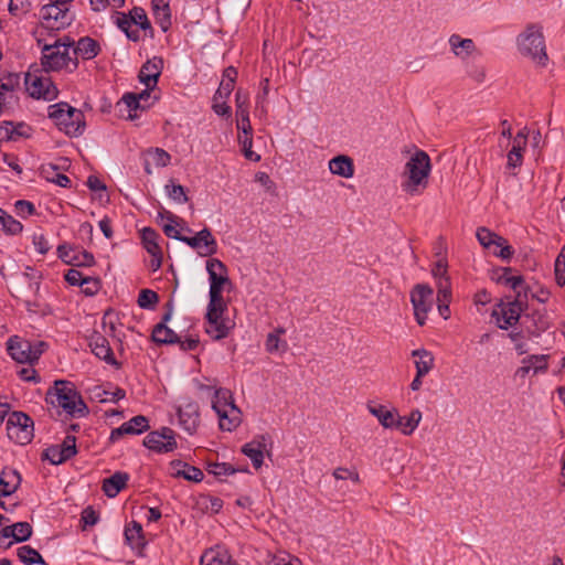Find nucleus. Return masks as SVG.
<instances>
[{"mask_svg": "<svg viewBox=\"0 0 565 565\" xmlns=\"http://www.w3.org/2000/svg\"><path fill=\"white\" fill-rule=\"evenodd\" d=\"M43 457L47 459L52 465L63 463V457L57 445L51 446L45 449Z\"/></svg>", "mask_w": 565, "mask_h": 565, "instance_id": "nucleus-60", "label": "nucleus"}, {"mask_svg": "<svg viewBox=\"0 0 565 565\" xmlns=\"http://www.w3.org/2000/svg\"><path fill=\"white\" fill-rule=\"evenodd\" d=\"M87 393L90 401L98 403H117L126 396V392L122 388L109 382L94 385L87 390Z\"/></svg>", "mask_w": 565, "mask_h": 565, "instance_id": "nucleus-18", "label": "nucleus"}, {"mask_svg": "<svg viewBox=\"0 0 565 565\" xmlns=\"http://www.w3.org/2000/svg\"><path fill=\"white\" fill-rule=\"evenodd\" d=\"M516 49L519 53L530 58L539 66H545L548 61L543 26L540 23H527L518 34Z\"/></svg>", "mask_w": 565, "mask_h": 565, "instance_id": "nucleus-1", "label": "nucleus"}, {"mask_svg": "<svg viewBox=\"0 0 565 565\" xmlns=\"http://www.w3.org/2000/svg\"><path fill=\"white\" fill-rule=\"evenodd\" d=\"M21 483V477L14 469L3 470L0 476V491L1 495H11Z\"/></svg>", "mask_w": 565, "mask_h": 565, "instance_id": "nucleus-34", "label": "nucleus"}, {"mask_svg": "<svg viewBox=\"0 0 565 565\" xmlns=\"http://www.w3.org/2000/svg\"><path fill=\"white\" fill-rule=\"evenodd\" d=\"M182 242L196 250L201 257H210L217 252V242L207 227L199 231L194 236L182 238Z\"/></svg>", "mask_w": 565, "mask_h": 565, "instance_id": "nucleus-16", "label": "nucleus"}, {"mask_svg": "<svg viewBox=\"0 0 565 565\" xmlns=\"http://www.w3.org/2000/svg\"><path fill=\"white\" fill-rule=\"evenodd\" d=\"M448 43L450 51L460 60L468 58L476 51V44L472 39H463L456 33L449 36Z\"/></svg>", "mask_w": 565, "mask_h": 565, "instance_id": "nucleus-26", "label": "nucleus"}, {"mask_svg": "<svg viewBox=\"0 0 565 565\" xmlns=\"http://www.w3.org/2000/svg\"><path fill=\"white\" fill-rule=\"evenodd\" d=\"M22 224L0 209V232L17 235L22 232Z\"/></svg>", "mask_w": 565, "mask_h": 565, "instance_id": "nucleus-42", "label": "nucleus"}, {"mask_svg": "<svg viewBox=\"0 0 565 565\" xmlns=\"http://www.w3.org/2000/svg\"><path fill=\"white\" fill-rule=\"evenodd\" d=\"M412 356L416 358L415 367L418 375H427L434 367V355L425 350L417 349L412 352Z\"/></svg>", "mask_w": 565, "mask_h": 565, "instance_id": "nucleus-35", "label": "nucleus"}, {"mask_svg": "<svg viewBox=\"0 0 565 565\" xmlns=\"http://www.w3.org/2000/svg\"><path fill=\"white\" fill-rule=\"evenodd\" d=\"M152 340L159 344H174L180 342V337L164 323H158L153 328Z\"/></svg>", "mask_w": 565, "mask_h": 565, "instance_id": "nucleus-36", "label": "nucleus"}, {"mask_svg": "<svg viewBox=\"0 0 565 565\" xmlns=\"http://www.w3.org/2000/svg\"><path fill=\"white\" fill-rule=\"evenodd\" d=\"M548 354H531L521 360V365L515 370V376L525 379L530 373L543 374L548 370Z\"/></svg>", "mask_w": 565, "mask_h": 565, "instance_id": "nucleus-17", "label": "nucleus"}, {"mask_svg": "<svg viewBox=\"0 0 565 565\" xmlns=\"http://www.w3.org/2000/svg\"><path fill=\"white\" fill-rule=\"evenodd\" d=\"M0 531L3 539L12 537L15 542H24L32 535V526L29 522H17L12 525H6Z\"/></svg>", "mask_w": 565, "mask_h": 565, "instance_id": "nucleus-28", "label": "nucleus"}, {"mask_svg": "<svg viewBox=\"0 0 565 565\" xmlns=\"http://www.w3.org/2000/svg\"><path fill=\"white\" fill-rule=\"evenodd\" d=\"M8 437L19 445H26L33 438V420L22 412H13L7 420Z\"/></svg>", "mask_w": 565, "mask_h": 565, "instance_id": "nucleus-8", "label": "nucleus"}, {"mask_svg": "<svg viewBox=\"0 0 565 565\" xmlns=\"http://www.w3.org/2000/svg\"><path fill=\"white\" fill-rule=\"evenodd\" d=\"M422 420V412L419 409H413L407 417H402V424L396 427L401 429L402 434L409 436L414 433Z\"/></svg>", "mask_w": 565, "mask_h": 565, "instance_id": "nucleus-41", "label": "nucleus"}, {"mask_svg": "<svg viewBox=\"0 0 565 565\" xmlns=\"http://www.w3.org/2000/svg\"><path fill=\"white\" fill-rule=\"evenodd\" d=\"M151 7L157 23L166 32L171 25L169 0H151Z\"/></svg>", "mask_w": 565, "mask_h": 565, "instance_id": "nucleus-32", "label": "nucleus"}, {"mask_svg": "<svg viewBox=\"0 0 565 565\" xmlns=\"http://www.w3.org/2000/svg\"><path fill=\"white\" fill-rule=\"evenodd\" d=\"M30 7L29 0H10L9 12L14 17H21L29 12Z\"/></svg>", "mask_w": 565, "mask_h": 565, "instance_id": "nucleus-58", "label": "nucleus"}, {"mask_svg": "<svg viewBox=\"0 0 565 565\" xmlns=\"http://www.w3.org/2000/svg\"><path fill=\"white\" fill-rule=\"evenodd\" d=\"M206 271L210 280L209 303L225 305L222 290L224 285L230 284L226 266L220 259L211 258L206 262Z\"/></svg>", "mask_w": 565, "mask_h": 565, "instance_id": "nucleus-7", "label": "nucleus"}, {"mask_svg": "<svg viewBox=\"0 0 565 565\" xmlns=\"http://www.w3.org/2000/svg\"><path fill=\"white\" fill-rule=\"evenodd\" d=\"M523 311L522 303L519 299L499 303L491 316L495 319L498 328L508 330L510 327L518 323Z\"/></svg>", "mask_w": 565, "mask_h": 565, "instance_id": "nucleus-14", "label": "nucleus"}, {"mask_svg": "<svg viewBox=\"0 0 565 565\" xmlns=\"http://www.w3.org/2000/svg\"><path fill=\"white\" fill-rule=\"evenodd\" d=\"M433 289L428 285L418 284L411 292L414 316L419 326H424L433 306Z\"/></svg>", "mask_w": 565, "mask_h": 565, "instance_id": "nucleus-11", "label": "nucleus"}, {"mask_svg": "<svg viewBox=\"0 0 565 565\" xmlns=\"http://www.w3.org/2000/svg\"><path fill=\"white\" fill-rule=\"evenodd\" d=\"M146 156L151 160V163L159 168H164L170 164L171 156L161 148L149 149Z\"/></svg>", "mask_w": 565, "mask_h": 565, "instance_id": "nucleus-46", "label": "nucleus"}, {"mask_svg": "<svg viewBox=\"0 0 565 565\" xmlns=\"http://www.w3.org/2000/svg\"><path fill=\"white\" fill-rule=\"evenodd\" d=\"M237 129L244 135H252V126L248 113V94L238 89L235 94Z\"/></svg>", "mask_w": 565, "mask_h": 565, "instance_id": "nucleus-24", "label": "nucleus"}, {"mask_svg": "<svg viewBox=\"0 0 565 565\" xmlns=\"http://www.w3.org/2000/svg\"><path fill=\"white\" fill-rule=\"evenodd\" d=\"M166 192L171 200L179 204H184L189 200L184 188L180 184L173 182L166 184Z\"/></svg>", "mask_w": 565, "mask_h": 565, "instance_id": "nucleus-50", "label": "nucleus"}, {"mask_svg": "<svg viewBox=\"0 0 565 565\" xmlns=\"http://www.w3.org/2000/svg\"><path fill=\"white\" fill-rule=\"evenodd\" d=\"M236 76L237 71L233 66L225 68L223 73V78L214 95V99H227L230 97L231 93L234 89Z\"/></svg>", "mask_w": 565, "mask_h": 565, "instance_id": "nucleus-33", "label": "nucleus"}, {"mask_svg": "<svg viewBox=\"0 0 565 565\" xmlns=\"http://www.w3.org/2000/svg\"><path fill=\"white\" fill-rule=\"evenodd\" d=\"M225 310L226 305H207V311L205 316V332L213 340H221L226 338L233 328V323L228 319L224 318Z\"/></svg>", "mask_w": 565, "mask_h": 565, "instance_id": "nucleus-9", "label": "nucleus"}, {"mask_svg": "<svg viewBox=\"0 0 565 565\" xmlns=\"http://www.w3.org/2000/svg\"><path fill=\"white\" fill-rule=\"evenodd\" d=\"M163 68V60L154 56L148 60L140 68L139 81L148 88L153 89L157 86L158 78Z\"/></svg>", "mask_w": 565, "mask_h": 565, "instance_id": "nucleus-21", "label": "nucleus"}, {"mask_svg": "<svg viewBox=\"0 0 565 565\" xmlns=\"http://www.w3.org/2000/svg\"><path fill=\"white\" fill-rule=\"evenodd\" d=\"M7 345L11 358L19 363H33L41 356V350L32 351V342L17 335L11 337Z\"/></svg>", "mask_w": 565, "mask_h": 565, "instance_id": "nucleus-15", "label": "nucleus"}, {"mask_svg": "<svg viewBox=\"0 0 565 565\" xmlns=\"http://www.w3.org/2000/svg\"><path fill=\"white\" fill-rule=\"evenodd\" d=\"M170 466L173 470L172 475L177 478H183L194 482H200L203 479L202 470L186 462L173 460Z\"/></svg>", "mask_w": 565, "mask_h": 565, "instance_id": "nucleus-27", "label": "nucleus"}, {"mask_svg": "<svg viewBox=\"0 0 565 565\" xmlns=\"http://www.w3.org/2000/svg\"><path fill=\"white\" fill-rule=\"evenodd\" d=\"M236 471L238 470L226 462H215L209 465V472L217 477L234 475Z\"/></svg>", "mask_w": 565, "mask_h": 565, "instance_id": "nucleus-57", "label": "nucleus"}, {"mask_svg": "<svg viewBox=\"0 0 565 565\" xmlns=\"http://www.w3.org/2000/svg\"><path fill=\"white\" fill-rule=\"evenodd\" d=\"M159 301V296L151 289H142L138 296V306L142 309H154Z\"/></svg>", "mask_w": 565, "mask_h": 565, "instance_id": "nucleus-47", "label": "nucleus"}, {"mask_svg": "<svg viewBox=\"0 0 565 565\" xmlns=\"http://www.w3.org/2000/svg\"><path fill=\"white\" fill-rule=\"evenodd\" d=\"M19 559L25 565L45 564L42 555L29 545H23L17 550Z\"/></svg>", "mask_w": 565, "mask_h": 565, "instance_id": "nucleus-44", "label": "nucleus"}, {"mask_svg": "<svg viewBox=\"0 0 565 565\" xmlns=\"http://www.w3.org/2000/svg\"><path fill=\"white\" fill-rule=\"evenodd\" d=\"M83 292L87 296L96 295L100 288V282L98 278L95 277H86L84 281Z\"/></svg>", "mask_w": 565, "mask_h": 565, "instance_id": "nucleus-63", "label": "nucleus"}, {"mask_svg": "<svg viewBox=\"0 0 565 565\" xmlns=\"http://www.w3.org/2000/svg\"><path fill=\"white\" fill-rule=\"evenodd\" d=\"M86 277L75 268L68 269L65 274V280L72 286H84Z\"/></svg>", "mask_w": 565, "mask_h": 565, "instance_id": "nucleus-61", "label": "nucleus"}, {"mask_svg": "<svg viewBox=\"0 0 565 565\" xmlns=\"http://www.w3.org/2000/svg\"><path fill=\"white\" fill-rule=\"evenodd\" d=\"M142 244L146 250L150 255H157L161 252V248L158 244L159 234L151 227H145L141 231Z\"/></svg>", "mask_w": 565, "mask_h": 565, "instance_id": "nucleus-40", "label": "nucleus"}, {"mask_svg": "<svg viewBox=\"0 0 565 565\" xmlns=\"http://www.w3.org/2000/svg\"><path fill=\"white\" fill-rule=\"evenodd\" d=\"M14 207H15V212L18 215L22 216V217H26L29 215H32L34 213V205L29 202V201H24V200H19L15 202L14 204Z\"/></svg>", "mask_w": 565, "mask_h": 565, "instance_id": "nucleus-64", "label": "nucleus"}, {"mask_svg": "<svg viewBox=\"0 0 565 565\" xmlns=\"http://www.w3.org/2000/svg\"><path fill=\"white\" fill-rule=\"evenodd\" d=\"M149 420L146 416L137 415L124 423L119 427L115 428L110 433V441H118L124 435H139L148 430Z\"/></svg>", "mask_w": 565, "mask_h": 565, "instance_id": "nucleus-19", "label": "nucleus"}, {"mask_svg": "<svg viewBox=\"0 0 565 565\" xmlns=\"http://www.w3.org/2000/svg\"><path fill=\"white\" fill-rule=\"evenodd\" d=\"M129 476L126 472H115L103 482V491L108 498H115L125 487Z\"/></svg>", "mask_w": 565, "mask_h": 565, "instance_id": "nucleus-31", "label": "nucleus"}, {"mask_svg": "<svg viewBox=\"0 0 565 565\" xmlns=\"http://www.w3.org/2000/svg\"><path fill=\"white\" fill-rule=\"evenodd\" d=\"M125 537L131 548L138 550L143 547L146 544L142 536V526L136 521H132L131 524L126 527Z\"/></svg>", "mask_w": 565, "mask_h": 565, "instance_id": "nucleus-38", "label": "nucleus"}, {"mask_svg": "<svg viewBox=\"0 0 565 565\" xmlns=\"http://www.w3.org/2000/svg\"><path fill=\"white\" fill-rule=\"evenodd\" d=\"M99 51L100 45L96 40L89 36H84L77 41L73 53L76 56L79 55L83 60H92L98 55Z\"/></svg>", "mask_w": 565, "mask_h": 565, "instance_id": "nucleus-30", "label": "nucleus"}, {"mask_svg": "<svg viewBox=\"0 0 565 565\" xmlns=\"http://www.w3.org/2000/svg\"><path fill=\"white\" fill-rule=\"evenodd\" d=\"M230 554L224 548H210L203 553L200 565H226Z\"/></svg>", "mask_w": 565, "mask_h": 565, "instance_id": "nucleus-37", "label": "nucleus"}, {"mask_svg": "<svg viewBox=\"0 0 565 565\" xmlns=\"http://www.w3.org/2000/svg\"><path fill=\"white\" fill-rule=\"evenodd\" d=\"M451 300L450 280H441L437 284V302L438 305H449Z\"/></svg>", "mask_w": 565, "mask_h": 565, "instance_id": "nucleus-52", "label": "nucleus"}, {"mask_svg": "<svg viewBox=\"0 0 565 565\" xmlns=\"http://www.w3.org/2000/svg\"><path fill=\"white\" fill-rule=\"evenodd\" d=\"M212 408L218 416L222 430L232 431L241 424V411L234 404L231 391L218 388L213 392Z\"/></svg>", "mask_w": 565, "mask_h": 565, "instance_id": "nucleus-5", "label": "nucleus"}, {"mask_svg": "<svg viewBox=\"0 0 565 565\" xmlns=\"http://www.w3.org/2000/svg\"><path fill=\"white\" fill-rule=\"evenodd\" d=\"M555 279L558 286L565 285V245L555 260Z\"/></svg>", "mask_w": 565, "mask_h": 565, "instance_id": "nucleus-54", "label": "nucleus"}, {"mask_svg": "<svg viewBox=\"0 0 565 565\" xmlns=\"http://www.w3.org/2000/svg\"><path fill=\"white\" fill-rule=\"evenodd\" d=\"M143 445L156 452H171L177 448L174 431L169 427L149 433L143 439Z\"/></svg>", "mask_w": 565, "mask_h": 565, "instance_id": "nucleus-13", "label": "nucleus"}, {"mask_svg": "<svg viewBox=\"0 0 565 565\" xmlns=\"http://www.w3.org/2000/svg\"><path fill=\"white\" fill-rule=\"evenodd\" d=\"M526 146L521 145L519 142L512 141V147L507 154V168L515 169L522 166L523 162V153L525 151Z\"/></svg>", "mask_w": 565, "mask_h": 565, "instance_id": "nucleus-45", "label": "nucleus"}, {"mask_svg": "<svg viewBox=\"0 0 565 565\" xmlns=\"http://www.w3.org/2000/svg\"><path fill=\"white\" fill-rule=\"evenodd\" d=\"M46 399L53 405H57L72 416H84L88 413L79 393L66 381H55V386L46 394Z\"/></svg>", "mask_w": 565, "mask_h": 565, "instance_id": "nucleus-4", "label": "nucleus"}, {"mask_svg": "<svg viewBox=\"0 0 565 565\" xmlns=\"http://www.w3.org/2000/svg\"><path fill=\"white\" fill-rule=\"evenodd\" d=\"M329 170L341 178H352L354 174L353 161L350 157L340 154L329 161Z\"/></svg>", "mask_w": 565, "mask_h": 565, "instance_id": "nucleus-29", "label": "nucleus"}, {"mask_svg": "<svg viewBox=\"0 0 565 565\" xmlns=\"http://www.w3.org/2000/svg\"><path fill=\"white\" fill-rule=\"evenodd\" d=\"M266 351L269 353L285 352L288 348L287 342L282 341L277 333H268L265 342Z\"/></svg>", "mask_w": 565, "mask_h": 565, "instance_id": "nucleus-51", "label": "nucleus"}, {"mask_svg": "<svg viewBox=\"0 0 565 565\" xmlns=\"http://www.w3.org/2000/svg\"><path fill=\"white\" fill-rule=\"evenodd\" d=\"M430 168L429 156L423 150H416L404 167L403 191L409 195L419 194L428 184Z\"/></svg>", "mask_w": 565, "mask_h": 565, "instance_id": "nucleus-2", "label": "nucleus"}, {"mask_svg": "<svg viewBox=\"0 0 565 565\" xmlns=\"http://www.w3.org/2000/svg\"><path fill=\"white\" fill-rule=\"evenodd\" d=\"M492 252L495 256L501 257L504 260L510 259L513 255V248L508 244L505 238H503L502 244L494 246Z\"/></svg>", "mask_w": 565, "mask_h": 565, "instance_id": "nucleus-62", "label": "nucleus"}, {"mask_svg": "<svg viewBox=\"0 0 565 565\" xmlns=\"http://www.w3.org/2000/svg\"><path fill=\"white\" fill-rule=\"evenodd\" d=\"M132 25L139 26L141 30H151V24L147 18V14L142 8L135 7L128 14Z\"/></svg>", "mask_w": 565, "mask_h": 565, "instance_id": "nucleus-48", "label": "nucleus"}, {"mask_svg": "<svg viewBox=\"0 0 565 565\" xmlns=\"http://www.w3.org/2000/svg\"><path fill=\"white\" fill-rule=\"evenodd\" d=\"M90 8L95 12H100L107 8L120 9L125 6V0H89Z\"/></svg>", "mask_w": 565, "mask_h": 565, "instance_id": "nucleus-53", "label": "nucleus"}, {"mask_svg": "<svg viewBox=\"0 0 565 565\" xmlns=\"http://www.w3.org/2000/svg\"><path fill=\"white\" fill-rule=\"evenodd\" d=\"M89 347L92 352L107 364L118 366V362L114 356V352L109 345L107 338L99 333L94 332L89 338Z\"/></svg>", "mask_w": 565, "mask_h": 565, "instance_id": "nucleus-23", "label": "nucleus"}, {"mask_svg": "<svg viewBox=\"0 0 565 565\" xmlns=\"http://www.w3.org/2000/svg\"><path fill=\"white\" fill-rule=\"evenodd\" d=\"M366 408L384 428L392 429L402 424V416L395 408L388 409L386 406L375 403H367Z\"/></svg>", "mask_w": 565, "mask_h": 565, "instance_id": "nucleus-22", "label": "nucleus"}, {"mask_svg": "<svg viewBox=\"0 0 565 565\" xmlns=\"http://www.w3.org/2000/svg\"><path fill=\"white\" fill-rule=\"evenodd\" d=\"M74 266L76 267H89L93 266L95 263L94 256L92 253L87 250H79L75 248L74 256H73Z\"/></svg>", "mask_w": 565, "mask_h": 565, "instance_id": "nucleus-56", "label": "nucleus"}, {"mask_svg": "<svg viewBox=\"0 0 565 565\" xmlns=\"http://www.w3.org/2000/svg\"><path fill=\"white\" fill-rule=\"evenodd\" d=\"M436 256L438 257L437 262L434 264L431 268V274L434 278L436 279L437 284H439L441 280H450L448 276V264L446 258L443 255V247L439 246L438 250L436 252Z\"/></svg>", "mask_w": 565, "mask_h": 565, "instance_id": "nucleus-43", "label": "nucleus"}, {"mask_svg": "<svg viewBox=\"0 0 565 565\" xmlns=\"http://www.w3.org/2000/svg\"><path fill=\"white\" fill-rule=\"evenodd\" d=\"M266 450V436L260 435L242 447V452L252 460L255 469H259L264 462V451Z\"/></svg>", "mask_w": 565, "mask_h": 565, "instance_id": "nucleus-25", "label": "nucleus"}, {"mask_svg": "<svg viewBox=\"0 0 565 565\" xmlns=\"http://www.w3.org/2000/svg\"><path fill=\"white\" fill-rule=\"evenodd\" d=\"M74 41L70 38L56 40L53 44H44L42 47V65L46 71H57L68 65L73 58L70 49Z\"/></svg>", "mask_w": 565, "mask_h": 565, "instance_id": "nucleus-6", "label": "nucleus"}, {"mask_svg": "<svg viewBox=\"0 0 565 565\" xmlns=\"http://www.w3.org/2000/svg\"><path fill=\"white\" fill-rule=\"evenodd\" d=\"M477 239L478 242L488 249L493 248L498 244H502L503 237L498 235L497 233L490 231L487 227H479L477 230Z\"/></svg>", "mask_w": 565, "mask_h": 565, "instance_id": "nucleus-39", "label": "nucleus"}, {"mask_svg": "<svg viewBox=\"0 0 565 565\" xmlns=\"http://www.w3.org/2000/svg\"><path fill=\"white\" fill-rule=\"evenodd\" d=\"M179 424L190 435L194 434L199 427L200 414L199 406L192 401H186L178 409Z\"/></svg>", "mask_w": 565, "mask_h": 565, "instance_id": "nucleus-20", "label": "nucleus"}, {"mask_svg": "<svg viewBox=\"0 0 565 565\" xmlns=\"http://www.w3.org/2000/svg\"><path fill=\"white\" fill-rule=\"evenodd\" d=\"M238 140L243 147L244 156L246 159L254 162L260 160V156L252 150L253 139L250 135H245L244 138L239 137Z\"/></svg>", "mask_w": 565, "mask_h": 565, "instance_id": "nucleus-59", "label": "nucleus"}, {"mask_svg": "<svg viewBox=\"0 0 565 565\" xmlns=\"http://www.w3.org/2000/svg\"><path fill=\"white\" fill-rule=\"evenodd\" d=\"M25 86L30 96L33 98L53 100L57 97L58 90L52 79L46 75L26 73Z\"/></svg>", "mask_w": 565, "mask_h": 565, "instance_id": "nucleus-12", "label": "nucleus"}, {"mask_svg": "<svg viewBox=\"0 0 565 565\" xmlns=\"http://www.w3.org/2000/svg\"><path fill=\"white\" fill-rule=\"evenodd\" d=\"M508 338L514 343V350L519 355H523L529 352V345L524 341L523 332L512 331L508 334Z\"/></svg>", "mask_w": 565, "mask_h": 565, "instance_id": "nucleus-55", "label": "nucleus"}, {"mask_svg": "<svg viewBox=\"0 0 565 565\" xmlns=\"http://www.w3.org/2000/svg\"><path fill=\"white\" fill-rule=\"evenodd\" d=\"M47 116L61 131L71 138L79 137L85 131L86 122L83 111L65 102L50 105Z\"/></svg>", "mask_w": 565, "mask_h": 565, "instance_id": "nucleus-3", "label": "nucleus"}, {"mask_svg": "<svg viewBox=\"0 0 565 565\" xmlns=\"http://www.w3.org/2000/svg\"><path fill=\"white\" fill-rule=\"evenodd\" d=\"M28 136L25 131H18L12 121L0 122V140H14L17 137Z\"/></svg>", "mask_w": 565, "mask_h": 565, "instance_id": "nucleus-49", "label": "nucleus"}, {"mask_svg": "<svg viewBox=\"0 0 565 565\" xmlns=\"http://www.w3.org/2000/svg\"><path fill=\"white\" fill-rule=\"evenodd\" d=\"M40 15L41 25L46 30H62L68 26L73 21L67 4L54 1L43 6Z\"/></svg>", "mask_w": 565, "mask_h": 565, "instance_id": "nucleus-10", "label": "nucleus"}]
</instances>
